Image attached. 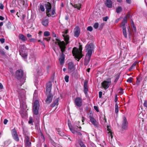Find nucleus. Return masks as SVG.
I'll return each instance as SVG.
<instances>
[{
    "instance_id": "nucleus-1",
    "label": "nucleus",
    "mask_w": 147,
    "mask_h": 147,
    "mask_svg": "<svg viewBox=\"0 0 147 147\" xmlns=\"http://www.w3.org/2000/svg\"><path fill=\"white\" fill-rule=\"evenodd\" d=\"M56 40L57 41L55 42V43L56 44H57L59 46L61 51V55L59 59V61L61 65H63L64 63L65 58V55L63 53L65 51V44L64 41H61L58 39L56 38Z\"/></svg>"
},
{
    "instance_id": "nucleus-2",
    "label": "nucleus",
    "mask_w": 147,
    "mask_h": 147,
    "mask_svg": "<svg viewBox=\"0 0 147 147\" xmlns=\"http://www.w3.org/2000/svg\"><path fill=\"white\" fill-rule=\"evenodd\" d=\"M86 51L87 53L85 58L84 65H87L89 62L91 55L92 53L94 47L92 44H87L85 47Z\"/></svg>"
},
{
    "instance_id": "nucleus-3",
    "label": "nucleus",
    "mask_w": 147,
    "mask_h": 147,
    "mask_svg": "<svg viewBox=\"0 0 147 147\" xmlns=\"http://www.w3.org/2000/svg\"><path fill=\"white\" fill-rule=\"evenodd\" d=\"M17 91L19 94L18 97L20 102L21 108L25 110L27 107L25 102V90L23 89H22L18 90Z\"/></svg>"
},
{
    "instance_id": "nucleus-4",
    "label": "nucleus",
    "mask_w": 147,
    "mask_h": 147,
    "mask_svg": "<svg viewBox=\"0 0 147 147\" xmlns=\"http://www.w3.org/2000/svg\"><path fill=\"white\" fill-rule=\"evenodd\" d=\"M82 46H80L79 49L76 47H74L72 51L73 55L75 57L78 59V61H79V60L82 57L83 55L82 54Z\"/></svg>"
},
{
    "instance_id": "nucleus-5",
    "label": "nucleus",
    "mask_w": 147,
    "mask_h": 147,
    "mask_svg": "<svg viewBox=\"0 0 147 147\" xmlns=\"http://www.w3.org/2000/svg\"><path fill=\"white\" fill-rule=\"evenodd\" d=\"M69 128L70 131L72 133L74 134L77 133L78 135L80 136H81L82 135V134L80 132H78V131H80L81 129V127L79 125H78V126L77 125H74L73 127V128L69 126Z\"/></svg>"
},
{
    "instance_id": "nucleus-6",
    "label": "nucleus",
    "mask_w": 147,
    "mask_h": 147,
    "mask_svg": "<svg viewBox=\"0 0 147 147\" xmlns=\"http://www.w3.org/2000/svg\"><path fill=\"white\" fill-rule=\"evenodd\" d=\"M39 107V102L38 100H36L34 103L33 109L34 116L37 115L38 113V109Z\"/></svg>"
},
{
    "instance_id": "nucleus-7",
    "label": "nucleus",
    "mask_w": 147,
    "mask_h": 147,
    "mask_svg": "<svg viewBox=\"0 0 147 147\" xmlns=\"http://www.w3.org/2000/svg\"><path fill=\"white\" fill-rule=\"evenodd\" d=\"M128 126V122L127 119L125 117H124L122 122V128L123 129L126 130L127 129Z\"/></svg>"
},
{
    "instance_id": "nucleus-8",
    "label": "nucleus",
    "mask_w": 147,
    "mask_h": 147,
    "mask_svg": "<svg viewBox=\"0 0 147 147\" xmlns=\"http://www.w3.org/2000/svg\"><path fill=\"white\" fill-rule=\"evenodd\" d=\"M19 52L20 55L25 60L28 56L27 52L22 48V49H21L20 50Z\"/></svg>"
},
{
    "instance_id": "nucleus-9",
    "label": "nucleus",
    "mask_w": 147,
    "mask_h": 147,
    "mask_svg": "<svg viewBox=\"0 0 147 147\" xmlns=\"http://www.w3.org/2000/svg\"><path fill=\"white\" fill-rule=\"evenodd\" d=\"M111 84V81L110 80L108 81H104L101 84L102 87L105 89H107Z\"/></svg>"
},
{
    "instance_id": "nucleus-10",
    "label": "nucleus",
    "mask_w": 147,
    "mask_h": 147,
    "mask_svg": "<svg viewBox=\"0 0 147 147\" xmlns=\"http://www.w3.org/2000/svg\"><path fill=\"white\" fill-rule=\"evenodd\" d=\"M11 133L13 139L16 141H18L19 140V138L16 130L15 128L12 130Z\"/></svg>"
},
{
    "instance_id": "nucleus-11",
    "label": "nucleus",
    "mask_w": 147,
    "mask_h": 147,
    "mask_svg": "<svg viewBox=\"0 0 147 147\" xmlns=\"http://www.w3.org/2000/svg\"><path fill=\"white\" fill-rule=\"evenodd\" d=\"M52 84L51 82H49L46 85V94H50L51 90Z\"/></svg>"
},
{
    "instance_id": "nucleus-12",
    "label": "nucleus",
    "mask_w": 147,
    "mask_h": 147,
    "mask_svg": "<svg viewBox=\"0 0 147 147\" xmlns=\"http://www.w3.org/2000/svg\"><path fill=\"white\" fill-rule=\"evenodd\" d=\"M23 71L22 69H20L18 70L16 72V77L18 80H20L22 78L23 76Z\"/></svg>"
},
{
    "instance_id": "nucleus-13",
    "label": "nucleus",
    "mask_w": 147,
    "mask_h": 147,
    "mask_svg": "<svg viewBox=\"0 0 147 147\" xmlns=\"http://www.w3.org/2000/svg\"><path fill=\"white\" fill-rule=\"evenodd\" d=\"M25 138L24 142L25 143L26 146L28 147H30L31 145V143L30 142V137L28 135H26Z\"/></svg>"
},
{
    "instance_id": "nucleus-14",
    "label": "nucleus",
    "mask_w": 147,
    "mask_h": 147,
    "mask_svg": "<svg viewBox=\"0 0 147 147\" xmlns=\"http://www.w3.org/2000/svg\"><path fill=\"white\" fill-rule=\"evenodd\" d=\"M75 103L78 107H80L82 105V99L79 97L76 98L75 101Z\"/></svg>"
},
{
    "instance_id": "nucleus-15",
    "label": "nucleus",
    "mask_w": 147,
    "mask_h": 147,
    "mask_svg": "<svg viewBox=\"0 0 147 147\" xmlns=\"http://www.w3.org/2000/svg\"><path fill=\"white\" fill-rule=\"evenodd\" d=\"M68 32L67 30H66L64 31V33H63V36L64 37V40L65 41L66 43V44H67L68 43V40L69 39V37L68 35L67 34Z\"/></svg>"
},
{
    "instance_id": "nucleus-16",
    "label": "nucleus",
    "mask_w": 147,
    "mask_h": 147,
    "mask_svg": "<svg viewBox=\"0 0 147 147\" xmlns=\"http://www.w3.org/2000/svg\"><path fill=\"white\" fill-rule=\"evenodd\" d=\"M129 16L130 15L129 14H127V16H126L123 18V20L121 23V27H122V28H123V27H126L125 25L127 23V18L128 17H129Z\"/></svg>"
},
{
    "instance_id": "nucleus-17",
    "label": "nucleus",
    "mask_w": 147,
    "mask_h": 147,
    "mask_svg": "<svg viewBox=\"0 0 147 147\" xmlns=\"http://www.w3.org/2000/svg\"><path fill=\"white\" fill-rule=\"evenodd\" d=\"M68 65V69L69 72H71L74 70V66L72 62H69Z\"/></svg>"
},
{
    "instance_id": "nucleus-18",
    "label": "nucleus",
    "mask_w": 147,
    "mask_h": 147,
    "mask_svg": "<svg viewBox=\"0 0 147 147\" xmlns=\"http://www.w3.org/2000/svg\"><path fill=\"white\" fill-rule=\"evenodd\" d=\"M55 8H53L52 10L51 9L50 10V12H48V11H46V13L47 16L50 17L52 15H54L55 13Z\"/></svg>"
},
{
    "instance_id": "nucleus-19",
    "label": "nucleus",
    "mask_w": 147,
    "mask_h": 147,
    "mask_svg": "<svg viewBox=\"0 0 147 147\" xmlns=\"http://www.w3.org/2000/svg\"><path fill=\"white\" fill-rule=\"evenodd\" d=\"M112 2L111 0H106L105 2L106 6L109 8H111L112 6Z\"/></svg>"
},
{
    "instance_id": "nucleus-20",
    "label": "nucleus",
    "mask_w": 147,
    "mask_h": 147,
    "mask_svg": "<svg viewBox=\"0 0 147 147\" xmlns=\"http://www.w3.org/2000/svg\"><path fill=\"white\" fill-rule=\"evenodd\" d=\"M48 94V95L45 101L47 103H49L52 101V95L51 94Z\"/></svg>"
},
{
    "instance_id": "nucleus-21",
    "label": "nucleus",
    "mask_w": 147,
    "mask_h": 147,
    "mask_svg": "<svg viewBox=\"0 0 147 147\" xmlns=\"http://www.w3.org/2000/svg\"><path fill=\"white\" fill-rule=\"evenodd\" d=\"M90 120L92 124L94 126H97L98 125V123L94 118L92 117H90Z\"/></svg>"
},
{
    "instance_id": "nucleus-22",
    "label": "nucleus",
    "mask_w": 147,
    "mask_h": 147,
    "mask_svg": "<svg viewBox=\"0 0 147 147\" xmlns=\"http://www.w3.org/2000/svg\"><path fill=\"white\" fill-rule=\"evenodd\" d=\"M80 33V30L79 28L76 27L74 29V36L77 37L79 36Z\"/></svg>"
},
{
    "instance_id": "nucleus-23",
    "label": "nucleus",
    "mask_w": 147,
    "mask_h": 147,
    "mask_svg": "<svg viewBox=\"0 0 147 147\" xmlns=\"http://www.w3.org/2000/svg\"><path fill=\"white\" fill-rule=\"evenodd\" d=\"M45 7L46 8V11H48V12H50V10L51 8V5L49 3H47L45 4Z\"/></svg>"
},
{
    "instance_id": "nucleus-24",
    "label": "nucleus",
    "mask_w": 147,
    "mask_h": 147,
    "mask_svg": "<svg viewBox=\"0 0 147 147\" xmlns=\"http://www.w3.org/2000/svg\"><path fill=\"white\" fill-rule=\"evenodd\" d=\"M84 91L85 94H86L88 92V82L85 81L84 82Z\"/></svg>"
},
{
    "instance_id": "nucleus-25",
    "label": "nucleus",
    "mask_w": 147,
    "mask_h": 147,
    "mask_svg": "<svg viewBox=\"0 0 147 147\" xmlns=\"http://www.w3.org/2000/svg\"><path fill=\"white\" fill-rule=\"evenodd\" d=\"M49 22L48 19H44L42 20V23L44 26H47L48 25Z\"/></svg>"
},
{
    "instance_id": "nucleus-26",
    "label": "nucleus",
    "mask_w": 147,
    "mask_h": 147,
    "mask_svg": "<svg viewBox=\"0 0 147 147\" xmlns=\"http://www.w3.org/2000/svg\"><path fill=\"white\" fill-rule=\"evenodd\" d=\"M18 37L19 39L23 41H26V36L22 34H20L19 35Z\"/></svg>"
},
{
    "instance_id": "nucleus-27",
    "label": "nucleus",
    "mask_w": 147,
    "mask_h": 147,
    "mask_svg": "<svg viewBox=\"0 0 147 147\" xmlns=\"http://www.w3.org/2000/svg\"><path fill=\"white\" fill-rule=\"evenodd\" d=\"M57 133L59 135L61 136H62L64 135V133L61 131L60 129L57 128L56 129Z\"/></svg>"
},
{
    "instance_id": "nucleus-28",
    "label": "nucleus",
    "mask_w": 147,
    "mask_h": 147,
    "mask_svg": "<svg viewBox=\"0 0 147 147\" xmlns=\"http://www.w3.org/2000/svg\"><path fill=\"white\" fill-rule=\"evenodd\" d=\"M126 27H123L122 28V32L123 35L125 38H127V33L126 32Z\"/></svg>"
},
{
    "instance_id": "nucleus-29",
    "label": "nucleus",
    "mask_w": 147,
    "mask_h": 147,
    "mask_svg": "<svg viewBox=\"0 0 147 147\" xmlns=\"http://www.w3.org/2000/svg\"><path fill=\"white\" fill-rule=\"evenodd\" d=\"M29 59L32 61L35 62L36 61V58L35 57L34 55L30 56L29 57Z\"/></svg>"
},
{
    "instance_id": "nucleus-30",
    "label": "nucleus",
    "mask_w": 147,
    "mask_h": 147,
    "mask_svg": "<svg viewBox=\"0 0 147 147\" xmlns=\"http://www.w3.org/2000/svg\"><path fill=\"white\" fill-rule=\"evenodd\" d=\"M119 112V107L117 102L115 105V112L116 113H118Z\"/></svg>"
},
{
    "instance_id": "nucleus-31",
    "label": "nucleus",
    "mask_w": 147,
    "mask_h": 147,
    "mask_svg": "<svg viewBox=\"0 0 147 147\" xmlns=\"http://www.w3.org/2000/svg\"><path fill=\"white\" fill-rule=\"evenodd\" d=\"M116 11L117 13H120L122 11V8L121 7H119L116 9Z\"/></svg>"
},
{
    "instance_id": "nucleus-32",
    "label": "nucleus",
    "mask_w": 147,
    "mask_h": 147,
    "mask_svg": "<svg viewBox=\"0 0 147 147\" xmlns=\"http://www.w3.org/2000/svg\"><path fill=\"white\" fill-rule=\"evenodd\" d=\"M109 127L108 126H107V128L108 130L109 131V135L111 136V138H112L113 137V136L112 135V133L111 132V129H110L109 128Z\"/></svg>"
},
{
    "instance_id": "nucleus-33",
    "label": "nucleus",
    "mask_w": 147,
    "mask_h": 147,
    "mask_svg": "<svg viewBox=\"0 0 147 147\" xmlns=\"http://www.w3.org/2000/svg\"><path fill=\"white\" fill-rule=\"evenodd\" d=\"M33 119L32 117H30L29 118V121L28 122V123L29 124H31L32 125H33Z\"/></svg>"
},
{
    "instance_id": "nucleus-34",
    "label": "nucleus",
    "mask_w": 147,
    "mask_h": 147,
    "mask_svg": "<svg viewBox=\"0 0 147 147\" xmlns=\"http://www.w3.org/2000/svg\"><path fill=\"white\" fill-rule=\"evenodd\" d=\"M98 22L95 23L93 25V27L95 29H96L98 27Z\"/></svg>"
},
{
    "instance_id": "nucleus-35",
    "label": "nucleus",
    "mask_w": 147,
    "mask_h": 147,
    "mask_svg": "<svg viewBox=\"0 0 147 147\" xmlns=\"http://www.w3.org/2000/svg\"><path fill=\"white\" fill-rule=\"evenodd\" d=\"M40 9L42 11H45V9L44 6L41 4H40Z\"/></svg>"
},
{
    "instance_id": "nucleus-36",
    "label": "nucleus",
    "mask_w": 147,
    "mask_h": 147,
    "mask_svg": "<svg viewBox=\"0 0 147 147\" xmlns=\"http://www.w3.org/2000/svg\"><path fill=\"white\" fill-rule=\"evenodd\" d=\"M6 26L8 29H10L11 26V23L10 22H9L6 24Z\"/></svg>"
},
{
    "instance_id": "nucleus-37",
    "label": "nucleus",
    "mask_w": 147,
    "mask_h": 147,
    "mask_svg": "<svg viewBox=\"0 0 147 147\" xmlns=\"http://www.w3.org/2000/svg\"><path fill=\"white\" fill-rule=\"evenodd\" d=\"M38 95V91L37 90H35L34 92V98H36Z\"/></svg>"
},
{
    "instance_id": "nucleus-38",
    "label": "nucleus",
    "mask_w": 147,
    "mask_h": 147,
    "mask_svg": "<svg viewBox=\"0 0 147 147\" xmlns=\"http://www.w3.org/2000/svg\"><path fill=\"white\" fill-rule=\"evenodd\" d=\"M50 35V32L48 31H45L44 32V36H48Z\"/></svg>"
},
{
    "instance_id": "nucleus-39",
    "label": "nucleus",
    "mask_w": 147,
    "mask_h": 147,
    "mask_svg": "<svg viewBox=\"0 0 147 147\" xmlns=\"http://www.w3.org/2000/svg\"><path fill=\"white\" fill-rule=\"evenodd\" d=\"M75 8H77L78 9H80V4L75 5L74 6L73 5Z\"/></svg>"
},
{
    "instance_id": "nucleus-40",
    "label": "nucleus",
    "mask_w": 147,
    "mask_h": 147,
    "mask_svg": "<svg viewBox=\"0 0 147 147\" xmlns=\"http://www.w3.org/2000/svg\"><path fill=\"white\" fill-rule=\"evenodd\" d=\"M69 76L68 75H66L65 77V80L66 82H69Z\"/></svg>"
},
{
    "instance_id": "nucleus-41",
    "label": "nucleus",
    "mask_w": 147,
    "mask_h": 147,
    "mask_svg": "<svg viewBox=\"0 0 147 147\" xmlns=\"http://www.w3.org/2000/svg\"><path fill=\"white\" fill-rule=\"evenodd\" d=\"M29 40L30 42H34V43L35 42L36 40V39H35L34 38H30L29 39Z\"/></svg>"
},
{
    "instance_id": "nucleus-42",
    "label": "nucleus",
    "mask_w": 147,
    "mask_h": 147,
    "mask_svg": "<svg viewBox=\"0 0 147 147\" xmlns=\"http://www.w3.org/2000/svg\"><path fill=\"white\" fill-rule=\"evenodd\" d=\"M133 80V78L130 77L128 78L127 80V82L129 83H130L132 82Z\"/></svg>"
},
{
    "instance_id": "nucleus-43",
    "label": "nucleus",
    "mask_w": 147,
    "mask_h": 147,
    "mask_svg": "<svg viewBox=\"0 0 147 147\" xmlns=\"http://www.w3.org/2000/svg\"><path fill=\"white\" fill-rule=\"evenodd\" d=\"M87 30H88L91 32L92 30V26H88L87 28Z\"/></svg>"
},
{
    "instance_id": "nucleus-44",
    "label": "nucleus",
    "mask_w": 147,
    "mask_h": 147,
    "mask_svg": "<svg viewBox=\"0 0 147 147\" xmlns=\"http://www.w3.org/2000/svg\"><path fill=\"white\" fill-rule=\"evenodd\" d=\"M58 102H59L58 98H57L55 101V102H54L55 105H58Z\"/></svg>"
},
{
    "instance_id": "nucleus-45",
    "label": "nucleus",
    "mask_w": 147,
    "mask_h": 147,
    "mask_svg": "<svg viewBox=\"0 0 147 147\" xmlns=\"http://www.w3.org/2000/svg\"><path fill=\"white\" fill-rule=\"evenodd\" d=\"M136 65V63H134L131 66L130 68V70L132 69H133V68Z\"/></svg>"
},
{
    "instance_id": "nucleus-46",
    "label": "nucleus",
    "mask_w": 147,
    "mask_h": 147,
    "mask_svg": "<svg viewBox=\"0 0 147 147\" xmlns=\"http://www.w3.org/2000/svg\"><path fill=\"white\" fill-rule=\"evenodd\" d=\"M79 144L81 147H86L85 145L82 142H80Z\"/></svg>"
},
{
    "instance_id": "nucleus-47",
    "label": "nucleus",
    "mask_w": 147,
    "mask_h": 147,
    "mask_svg": "<svg viewBox=\"0 0 147 147\" xmlns=\"http://www.w3.org/2000/svg\"><path fill=\"white\" fill-rule=\"evenodd\" d=\"M5 39L4 38H1L0 39V41L1 43H3L5 42Z\"/></svg>"
},
{
    "instance_id": "nucleus-48",
    "label": "nucleus",
    "mask_w": 147,
    "mask_h": 147,
    "mask_svg": "<svg viewBox=\"0 0 147 147\" xmlns=\"http://www.w3.org/2000/svg\"><path fill=\"white\" fill-rule=\"evenodd\" d=\"M102 93L101 91H100L99 92V98H101L102 95Z\"/></svg>"
},
{
    "instance_id": "nucleus-49",
    "label": "nucleus",
    "mask_w": 147,
    "mask_h": 147,
    "mask_svg": "<svg viewBox=\"0 0 147 147\" xmlns=\"http://www.w3.org/2000/svg\"><path fill=\"white\" fill-rule=\"evenodd\" d=\"M108 19V17L107 16H106L105 17H104L103 18V20L105 21H107Z\"/></svg>"
},
{
    "instance_id": "nucleus-50",
    "label": "nucleus",
    "mask_w": 147,
    "mask_h": 147,
    "mask_svg": "<svg viewBox=\"0 0 147 147\" xmlns=\"http://www.w3.org/2000/svg\"><path fill=\"white\" fill-rule=\"evenodd\" d=\"M121 18L120 17V18L116 19L115 21V23H118L119 21L120 20Z\"/></svg>"
},
{
    "instance_id": "nucleus-51",
    "label": "nucleus",
    "mask_w": 147,
    "mask_h": 147,
    "mask_svg": "<svg viewBox=\"0 0 147 147\" xmlns=\"http://www.w3.org/2000/svg\"><path fill=\"white\" fill-rule=\"evenodd\" d=\"M94 109L98 112H99V111L98 109V108L97 106H94Z\"/></svg>"
},
{
    "instance_id": "nucleus-52",
    "label": "nucleus",
    "mask_w": 147,
    "mask_h": 147,
    "mask_svg": "<svg viewBox=\"0 0 147 147\" xmlns=\"http://www.w3.org/2000/svg\"><path fill=\"white\" fill-rule=\"evenodd\" d=\"M140 82V80H139L138 78H137V80L136 81V84L137 85H139Z\"/></svg>"
},
{
    "instance_id": "nucleus-53",
    "label": "nucleus",
    "mask_w": 147,
    "mask_h": 147,
    "mask_svg": "<svg viewBox=\"0 0 147 147\" xmlns=\"http://www.w3.org/2000/svg\"><path fill=\"white\" fill-rule=\"evenodd\" d=\"M7 122V119H5L3 121V123L5 124H6Z\"/></svg>"
},
{
    "instance_id": "nucleus-54",
    "label": "nucleus",
    "mask_w": 147,
    "mask_h": 147,
    "mask_svg": "<svg viewBox=\"0 0 147 147\" xmlns=\"http://www.w3.org/2000/svg\"><path fill=\"white\" fill-rule=\"evenodd\" d=\"M119 92L121 94H123V90L121 88L120 89V91Z\"/></svg>"
},
{
    "instance_id": "nucleus-55",
    "label": "nucleus",
    "mask_w": 147,
    "mask_h": 147,
    "mask_svg": "<svg viewBox=\"0 0 147 147\" xmlns=\"http://www.w3.org/2000/svg\"><path fill=\"white\" fill-rule=\"evenodd\" d=\"M144 106L147 108V101H145L144 103Z\"/></svg>"
},
{
    "instance_id": "nucleus-56",
    "label": "nucleus",
    "mask_w": 147,
    "mask_h": 147,
    "mask_svg": "<svg viewBox=\"0 0 147 147\" xmlns=\"http://www.w3.org/2000/svg\"><path fill=\"white\" fill-rule=\"evenodd\" d=\"M3 88V86L2 84L0 83V89H2Z\"/></svg>"
},
{
    "instance_id": "nucleus-57",
    "label": "nucleus",
    "mask_w": 147,
    "mask_h": 147,
    "mask_svg": "<svg viewBox=\"0 0 147 147\" xmlns=\"http://www.w3.org/2000/svg\"><path fill=\"white\" fill-rule=\"evenodd\" d=\"M117 100V95H115V102H116Z\"/></svg>"
},
{
    "instance_id": "nucleus-58",
    "label": "nucleus",
    "mask_w": 147,
    "mask_h": 147,
    "mask_svg": "<svg viewBox=\"0 0 147 147\" xmlns=\"http://www.w3.org/2000/svg\"><path fill=\"white\" fill-rule=\"evenodd\" d=\"M27 37L28 38H30L32 36V35L29 34H27Z\"/></svg>"
},
{
    "instance_id": "nucleus-59",
    "label": "nucleus",
    "mask_w": 147,
    "mask_h": 147,
    "mask_svg": "<svg viewBox=\"0 0 147 147\" xmlns=\"http://www.w3.org/2000/svg\"><path fill=\"white\" fill-rule=\"evenodd\" d=\"M4 18L1 16H0V20H4Z\"/></svg>"
},
{
    "instance_id": "nucleus-60",
    "label": "nucleus",
    "mask_w": 147,
    "mask_h": 147,
    "mask_svg": "<svg viewBox=\"0 0 147 147\" xmlns=\"http://www.w3.org/2000/svg\"><path fill=\"white\" fill-rule=\"evenodd\" d=\"M119 76H117L116 77L115 80L114 81V82H116L119 79Z\"/></svg>"
},
{
    "instance_id": "nucleus-61",
    "label": "nucleus",
    "mask_w": 147,
    "mask_h": 147,
    "mask_svg": "<svg viewBox=\"0 0 147 147\" xmlns=\"http://www.w3.org/2000/svg\"><path fill=\"white\" fill-rule=\"evenodd\" d=\"M10 11L11 12V13H13L15 12V10L14 9H12V10H11Z\"/></svg>"
},
{
    "instance_id": "nucleus-62",
    "label": "nucleus",
    "mask_w": 147,
    "mask_h": 147,
    "mask_svg": "<svg viewBox=\"0 0 147 147\" xmlns=\"http://www.w3.org/2000/svg\"><path fill=\"white\" fill-rule=\"evenodd\" d=\"M53 37H56V35L55 33H54V32H53Z\"/></svg>"
},
{
    "instance_id": "nucleus-63",
    "label": "nucleus",
    "mask_w": 147,
    "mask_h": 147,
    "mask_svg": "<svg viewBox=\"0 0 147 147\" xmlns=\"http://www.w3.org/2000/svg\"><path fill=\"white\" fill-rule=\"evenodd\" d=\"M3 25V23L2 22H0V26H2Z\"/></svg>"
},
{
    "instance_id": "nucleus-64",
    "label": "nucleus",
    "mask_w": 147,
    "mask_h": 147,
    "mask_svg": "<svg viewBox=\"0 0 147 147\" xmlns=\"http://www.w3.org/2000/svg\"><path fill=\"white\" fill-rule=\"evenodd\" d=\"M5 48L6 49L8 50L9 49V47L8 46H6Z\"/></svg>"
}]
</instances>
